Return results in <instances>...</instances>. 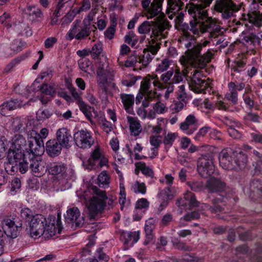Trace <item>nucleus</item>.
<instances>
[{"mask_svg": "<svg viewBox=\"0 0 262 262\" xmlns=\"http://www.w3.org/2000/svg\"><path fill=\"white\" fill-rule=\"evenodd\" d=\"M174 74V71L172 69L163 73L160 78L157 75H155L156 78L154 81H152L153 85L160 90L165 89L167 88V85L172 84V76Z\"/></svg>", "mask_w": 262, "mask_h": 262, "instance_id": "nucleus-18", "label": "nucleus"}, {"mask_svg": "<svg viewBox=\"0 0 262 262\" xmlns=\"http://www.w3.org/2000/svg\"><path fill=\"white\" fill-rule=\"evenodd\" d=\"M225 184L220 179L212 177L207 180L206 188L209 192H222L225 190Z\"/></svg>", "mask_w": 262, "mask_h": 262, "instance_id": "nucleus-24", "label": "nucleus"}, {"mask_svg": "<svg viewBox=\"0 0 262 262\" xmlns=\"http://www.w3.org/2000/svg\"><path fill=\"white\" fill-rule=\"evenodd\" d=\"M7 158L8 161L5 163V169L8 173L13 174L18 170L20 173H25L29 169L27 158L21 149L10 148Z\"/></svg>", "mask_w": 262, "mask_h": 262, "instance_id": "nucleus-3", "label": "nucleus"}, {"mask_svg": "<svg viewBox=\"0 0 262 262\" xmlns=\"http://www.w3.org/2000/svg\"><path fill=\"white\" fill-rule=\"evenodd\" d=\"M154 57V56L153 55L144 49L142 54L138 57V62L141 63L144 67H146L152 61Z\"/></svg>", "mask_w": 262, "mask_h": 262, "instance_id": "nucleus-37", "label": "nucleus"}, {"mask_svg": "<svg viewBox=\"0 0 262 262\" xmlns=\"http://www.w3.org/2000/svg\"><path fill=\"white\" fill-rule=\"evenodd\" d=\"M131 189L136 193L144 194L146 192V186L144 183L136 181L132 184Z\"/></svg>", "mask_w": 262, "mask_h": 262, "instance_id": "nucleus-44", "label": "nucleus"}, {"mask_svg": "<svg viewBox=\"0 0 262 262\" xmlns=\"http://www.w3.org/2000/svg\"><path fill=\"white\" fill-rule=\"evenodd\" d=\"M156 228V221L153 219L147 220L145 224L144 230L145 233H152Z\"/></svg>", "mask_w": 262, "mask_h": 262, "instance_id": "nucleus-59", "label": "nucleus"}, {"mask_svg": "<svg viewBox=\"0 0 262 262\" xmlns=\"http://www.w3.org/2000/svg\"><path fill=\"white\" fill-rule=\"evenodd\" d=\"M150 144L158 148L162 142V136L160 135H151L149 137Z\"/></svg>", "mask_w": 262, "mask_h": 262, "instance_id": "nucleus-63", "label": "nucleus"}, {"mask_svg": "<svg viewBox=\"0 0 262 262\" xmlns=\"http://www.w3.org/2000/svg\"><path fill=\"white\" fill-rule=\"evenodd\" d=\"M173 180L174 177H172L171 174H166L164 176V178L163 179H160L159 181L161 184H165L166 185H167L166 189L169 191L170 187L173 184Z\"/></svg>", "mask_w": 262, "mask_h": 262, "instance_id": "nucleus-60", "label": "nucleus"}, {"mask_svg": "<svg viewBox=\"0 0 262 262\" xmlns=\"http://www.w3.org/2000/svg\"><path fill=\"white\" fill-rule=\"evenodd\" d=\"M251 191L250 196L253 199H256L262 196V184L258 180H253L250 185Z\"/></svg>", "mask_w": 262, "mask_h": 262, "instance_id": "nucleus-31", "label": "nucleus"}, {"mask_svg": "<svg viewBox=\"0 0 262 262\" xmlns=\"http://www.w3.org/2000/svg\"><path fill=\"white\" fill-rule=\"evenodd\" d=\"M26 140L22 135L16 134L12 139V146L11 148L21 149L26 145Z\"/></svg>", "mask_w": 262, "mask_h": 262, "instance_id": "nucleus-38", "label": "nucleus"}, {"mask_svg": "<svg viewBox=\"0 0 262 262\" xmlns=\"http://www.w3.org/2000/svg\"><path fill=\"white\" fill-rule=\"evenodd\" d=\"M138 168L141 170L142 173L147 177L153 178L154 177V172L153 170L149 166H147L144 162H139Z\"/></svg>", "mask_w": 262, "mask_h": 262, "instance_id": "nucleus-45", "label": "nucleus"}, {"mask_svg": "<svg viewBox=\"0 0 262 262\" xmlns=\"http://www.w3.org/2000/svg\"><path fill=\"white\" fill-rule=\"evenodd\" d=\"M161 45V43L158 39L152 38L148 41L144 49L155 56L160 50Z\"/></svg>", "mask_w": 262, "mask_h": 262, "instance_id": "nucleus-34", "label": "nucleus"}, {"mask_svg": "<svg viewBox=\"0 0 262 262\" xmlns=\"http://www.w3.org/2000/svg\"><path fill=\"white\" fill-rule=\"evenodd\" d=\"M202 21L199 20L196 23L190 22L191 29L190 30L194 34H199V32L202 33L209 32L208 37L209 38H215L216 36L223 33L222 29L215 19L207 16L201 19Z\"/></svg>", "mask_w": 262, "mask_h": 262, "instance_id": "nucleus-4", "label": "nucleus"}, {"mask_svg": "<svg viewBox=\"0 0 262 262\" xmlns=\"http://www.w3.org/2000/svg\"><path fill=\"white\" fill-rule=\"evenodd\" d=\"M103 51L102 45L100 42L95 43L92 47L91 55L93 59L98 58Z\"/></svg>", "mask_w": 262, "mask_h": 262, "instance_id": "nucleus-53", "label": "nucleus"}, {"mask_svg": "<svg viewBox=\"0 0 262 262\" xmlns=\"http://www.w3.org/2000/svg\"><path fill=\"white\" fill-rule=\"evenodd\" d=\"M170 62V60L166 58L163 59L157 66L156 72L157 73H161L166 71L169 68Z\"/></svg>", "mask_w": 262, "mask_h": 262, "instance_id": "nucleus-47", "label": "nucleus"}, {"mask_svg": "<svg viewBox=\"0 0 262 262\" xmlns=\"http://www.w3.org/2000/svg\"><path fill=\"white\" fill-rule=\"evenodd\" d=\"M190 89L195 93L205 94L207 89L209 87L202 72L197 69H194L190 72L187 78Z\"/></svg>", "mask_w": 262, "mask_h": 262, "instance_id": "nucleus-6", "label": "nucleus"}, {"mask_svg": "<svg viewBox=\"0 0 262 262\" xmlns=\"http://www.w3.org/2000/svg\"><path fill=\"white\" fill-rule=\"evenodd\" d=\"M65 219L67 222L74 223L76 227H80L84 223V217L81 216L77 207H73L68 209Z\"/></svg>", "mask_w": 262, "mask_h": 262, "instance_id": "nucleus-21", "label": "nucleus"}, {"mask_svg": "<svg viewBox=\"0 0 262 262\" xmlns=\"http://www.w3.org/2000/svg\"><path fill=\"white\" fill-rule=\"evenodd\" d=\"M80 110L84 114L87 119L90 121L92 124H94L95 122L92 119V113L90 111L91 107L85 104L84 101H80L78 104Z\"/></svg>", "mask_w": 262, "mask_h": 262, "instance_id": "nucleus-42", "label": "nucleus"}, {"mask_svg": "<svg viewBox=\"0 0 262 262\" xmlns=\"http://www.w3.org/2000/svg\"><path fill=\"white\" fill-rule=\"evenodd\" d=\"M2 225L6 234L13 238L17 236L22 223L18 218L6 217L3 220Z\"/></svg>", "mask_w": 262, "mask_h": 262, "instance_id": "nucleus-11", "label": "nucleus"}, {"mask_svg": "<svg viewBox=\"0 0 262 262\" xmlns=\"http://www.w3.org/2000/svg\"><path fill=\"white\" fill-rule=\"evenodd\" d=\"M79 68L84 72L90 73L92 70V63L87 58H82L78 61Z\"/></svg>", "mask_w": 262, "mask_h": 262, "instance_id": "nucleus-39", "label": "nucleus"}, {"mask_svg": "<svg viewBox=\"0 0 262 262\" xmlns=\"http://www.w3.org/2000/svg\"><path fill=\"white\" fill-rule=\"evenodd\" d=\"M67 88L69 90L73 97L77 101L78 104L80 101H83L80 94L77 92L76 89L72 85L71 83H69L67 85Z\"/></svg>", "mask_w": 262, "mask_h": 262, "instance_id": "nucleus-62", "label": "nucleus"}, {"mask_svg": "<svg viewBox=\"0 0 262 262\" xmlns=\"http://www.w3.org/2000/svg\"><path fill=\"white\" fill-rule=\"evenodd\" d=\"M27 163H28L29 169L36 177L43 176L47 170V165L43 160L36 158H27Z\"/></svg>", "mask_w": 262, "mask_h": 262, "instance_id": "nucleus-17", "label": "nucleus"}, {"mask_svg": "<svg viewBox=\"0 0 262 262\" xmlns=\"http://www.w3.org/2000/svg\"><path fill=\"white\" fill-rule=\"evenodd\" d=\"M121 239L125 244L130 243L132 245L137 242L140 238L139 231L123 232L121 233Z\"/></svg>", "mask_w": 262, "mask_h": 262, "instance_id": "nucleus-29", "label": "nucleus"}, {"mask_svg": "<svg viewBox=\"0 0 262 262\" xmlns=\"http://www.w3.org/2000/svg\"><path fill=\"white\" fill-rule=\"evenodd\" d=\"M11 126L14 132H18L24 125V119L19 117H16L11 119Z\"/></svg>", "mask_w": 262, "mask_h": 262, "instance_id": "nucleus-40", "label": "nucleus"}, {"mask_svg": "<svg viewBox=\"0 0 262 262\" xmlns=\"http://www.w3.org/2000/svg\"><path fill=\"white\" fill-rule=\"evenodd\" d=\"M183 5L182 0H167V10L177 11Z\"/></svg>", "mask_w": 262, "mask_h": 262, "instance_id": "nucleus-51", "label": "nucleus"}, {"mask_svg": "<svg viewBox=\"0 0 262 262\" xmlns=\"http://www.w3.org/2000/svg\"><path fill=\"white\" fill-rule=\"evenodd\" d=\"M233 82H230L228 83V88L230 92L227 93L225 95V98L232 102L233 104L237 103L238 101L237 92L233 90Z\"/></svg>", "mask_w": 262, "mask_h": 262, "instance_id": "nucleus-36", "label": "nucleus"}, {"mask_svg": "<svg viewBox=\"0 0 262 262\" xmlns=\"http://www.w3.org/2000/svg\"><path fill=\"white\" fill-rule=\"evenodd\" d=\"M172 243L173 247L179 250L185 251H190L192 250V248L190 246L187 245L185 243L178 239H172Z\"/></svg>", "mask_w": 262, "mask_h": 262, "instance_id": "nucleus-49", "label": "nucleus"}, {"mask_svg": "<svg viewBox=\"0 0 262 262\" xmlns=\"http://www.w3.org/2000/svg\"><path fill=\"white\" fill-rule=\"evenodd\" d=\"M200 214L196 211L187 213L183 217L180 219V221L182 220L186 222H190L192 220L198 219L200 218Z\"/></svg>", "mask_w": 262, "mask_h": 262, "instance_id": "nucleus-61", "label": "nucleus"}, {"mask_svg": "<svg viewBox=\"0 0 262 262\" xmlns=\"http://www.w3.org/2000/svg\"><path fill=\"white\" fill-rule=\"evenodd\" d=\"M177 137V134L168 133L165 135L163 140V143L166 146H171Z\"/></svg>", "mask_w": 262, "mask_h": 262, "instance_id": "nucleus-57", "label": "nucleus"}, {"mask_svg": "<svg viewBox=\"0 0 262 262\" xmlns=\"http://www.w3.org/2000/svg\"><path fill=\"white\" fill-rule=\"evenodd\" d=\"M114 76H110L107 75L97 76V84L98 87L104 92H106L108 90V86L110 84L108 79L113 80ZM113 87H115V84L114 83H111Z\"/></svg>", "mask_w": 262, "mask_h": 262, "instance_id": "nucleus-30", "label": "nucleus"}, {"mask_svg": "<svg viewBox=\"0 0 262 262\" xmlns=\"http://www.w3.org/2000/svg\"><path fill=\"white\" fill-rule=\"evenodd\" d=\"M30 232L32 237L43 235L48 239L60 232V221L53 215H50L48 220L41 214L32 216L30 223Z\"/></svg>", "mask_w": 262, "mask_h": 262, "instance_id": "nucleus-2", "label": "nucleus"}, {"mask_svg": "<svg viewBox=\"0 0 262 262\" xmlns=\"http://www.w3.org/2000/svg\"><path fill=\"white\" fill-rule=\"evenodd\" d=\"M249 23L259 27L262 26V13L259 11H249L247 14Z\"/></svg>", "mask_w": 262, "mask_h": 262, "instance_id": "nucleus-32", "label": "nucleus"}, {"mask_svg": "<svg viewBox=\"0 0 262 262\" xmlns=\"http://www.w3.org/2000/svg\"><path fill=\"white\" fill-rule=\"evenodd\" d=\"M26 13L30 16H33L34 18L40 17L42 14L40 9L36 8L34 6H28L26 9Z\"/></svg>", "mask_w": 262, "mask_h": 262, "instance_id": "nucleus-56", "label": "nucleus"}, {"mask_svg": "<svg viewBox=\"0 0 262 262\" xmlns=\"http://www.w3.org/2000/svg\"><path fill=\"white\" fill-rule=\"evenodd\" d=\"M63 146L56 140H50L46 144L47 153L50 156L54 157L58 156Z\"/></svg>", "mask_w": 262, "mask_h": 262, "instance_id": "nucleus-25", "label": "nucleus"}, {"mask_svg": "<svg viewBox=\"0 0 262 262\" xmlns=\"http://www.w3.org/2000/svg\"><path fill=\"white\" fill-rule=\"evenodd\" d=\"M155 79L154 75L148 74L144 77L141 82L140 92L143 93L148 92L151 86V81H154Z\"/></svg>", "mask_w": 262, "mask_h": 262, "instance_id": "nucleus-35", "label": "nucleus"}, {"mask_svg": "<svg viewBox=\"0 0 262 262\" xmlns=\"http://www.w3.org/2000/svg\"><path fill=\"white\" fill-rule=\"evenodd\" d=\"M198 120L193 115H189L180 124V129L187 135L192 134L198 128Z\"/></svg>", "mask_w": 262, "mask_h": 262, "instance_id": "nucleus-20", "label": "nucleus"}, {"mask_svg": "<svg viewBox=\"0 0 262 262\" xmlns=\"http://www.w3.org/2000/svg\"><path fill=\"white\" fill-rule=\"evenodd\" d=\"M98 185L101 187L105 188L108 186L110 178L106 171L101 172L97 178Z\"/></svg>", "mask_w": 262, "mask_h": 262, "instance_id": "nucleus-43", "label": "nucleus"}, {"mask_svg": "<svg viewBox=\"0 0 262 262\" xmlns=\"http://www.w3.org/2000/svg\"><path fill=\"white\" fill-rule=\"evenodd\" d=\"M56 135V140L63 147L68 148L71 146L73 137L70 130L64 127L61 128L57 130Z\"/></svg>", "mask_w": 262, "mask_h": 262, "instance_id": "nucleus-23", "label": "nucleus"}, {"mask_svg": "<svg viewBox=\"0 0 262 262\" xmlns=\"http://www.w3.org/2000/svg\"><path fill=\"white\" fill-rule=\"evenodd\" d=\"M100 124L101 129L107 134H109L113 130L112 123L105 119L101 120Z\"/></svg>", "mask_w": 262, "mask_h": 262, "instance_id": "nucleus-64", "label": "nucleus"}, {"mask_svg": "<svg viewBox=\"0 0 262 262\" xmlns=\"http://www.w3.org/2000/svg\"><path fill=\"white\" fill-rule=\"evenodd\" d=\"M215 9L222 13L223 17L228 19L233 15L234 12L240 9V6L236 5L232 0H218L216 2Z\"/></svg>", "mask_w": 262, "mask_h": 262, "instance_id": "nucleus-12", "label": "nucleus"}, {"mask_svg": "<svg viewBox=\"0 0 262 262\" xmlns=\"http://www.w3.org/2000/svg\"><path fill=\"white\" fill-rule=\"evenodd\" d=\"M186 199L189 205L188 209H191L193 207L199 206V202L196 200L194 194L191 192H186Z\"/></svg>", "mask_w": 262, "mask_h": 262, "instance_id": "nucleus-52", "label": "nucleus"}, {"mask_svg": "<svg viewBox=\"0 0 262 262\" xmlns=\"http://www.w3.org/2000/svg\"><path fill=\"white\" fill-rule=\"evenodd\" d=\"M235 170H238L245 167L247 163V156L242 151L233 152Z\"/></svg>", "mask_w": 262, "mask_h": 262, "instance_id": "nucleus-26", "label": "nucleus"}, {"mask_svg": "<svg viewBox=\"0 0 262 262\" xmlns=\"http://www.w3.org/2000/svg\"><path fill=\"white\" fill-rule=\"evenodd\" d=\"M47 170L52 175H63L67 170L66 165L60 162H52L47 165Z\"/></svg>", "mask_w": 262, "mask_h": 262, "instance_id": "nucleus-28", "label": "nucleus"}, {"mask_svg": "<svg viewBox=\"0 0 262 262\" xmlns=\"http://www.w3.org/2000/svg\"><path fill=\"white\" fill-rule=\"evenodd\" d=\"M235 127H239V124L236 122L234 123V124L229 126L228 129V132L229 135L233 138L239 139L241 138V135L239 132L235 129Z\"/></svg>", "mask_w": 262, "mask_h": 262, "instance_id": "nucleus-54", "label": "nucleus"}, {"mask_svg": "<svg viewBox=\"0 0 262 262\" xmlns=\"http://www.w3.org/2000/svg\"><path fill=\"white\" fill-rule=\"evenodd\" d=\"M152 108L155 112L158 114H164L167 111L165 104L160 101L154 103Z\"/></svg>", "mask_w": 262, "mask_h": 262, "instance_id": "nucleus-58", "label": "nucleus"}, {"mask_svg": "<svg viewBox=\"0 0 262 262\" xmlns=\"http://www.w3.org/2000/svg\"><path fill=\"white\" fill-rule=\"evenodd\" d=\"M214 157L212 154H205L199 158L197 161V170L202 177H209L214 173Z\"/></svg>", "mask_w": 262, "mask_h": 262, "instance_id": "nucleus-7", "label": "nucleus"}, {"mask_svg": "<svg viewBox=\"0 0 262 262\" xmlns=\"http://www.w3.org/2000/svg\"><path fill=\"white\" fill-rule=\"evenodd\" d=\"M91 189L95 194L91 198L86 204L91 217H94L97 214L101 213L103 211L107 196L105 191L99 189L97 186H93Z\"/></svg>", "mask_w": 262, "mask_h": 262, "instance_id": "nucleus-5", "label": "nucleus"}, {"mask_svg": "<svg viewBox=\"0 0 262 262\" xmlns=\"http://www.w3.org/2000/svg\"><path fill=\"white\" fill-rule=\"evenodd\" d=\"M233 152L227 150H223L219 155L220 165L226 170H232L235 169L234 166Z\"/></svg>", "mask_w": 262, "mask_h": 262, "instance_id": "nucleus-22", "label": "nucleus"}, {"mask_svg": "<svg viewBox=\"0 0 262 262\" xmlns=\"http://www.w3.org/2000/svg\"><path fill=\"white\" fill-rule=\"evenodd\" d=\"M120 97L124 108L127 113L130 112V108L134 103L135 98L133 95L121 93Z\"/></svg>", "mask_w": 262, "mask_h": 262, "instance_id": "nucleus-33", "label": "nucleus"}, {"mask_svg": "<svg viewBox=\"0 0 262 262\" xmlns=\"http://www.w3.org/2000/svg\"><path fill=\"white\" fill-rule=\"evenodd\" d=\"M250 89H246L245 93L243 95V99L245 103L248 105L250 108L254 106L253 95L250 94Z\"/></svg>", "mask_w": 262, "mask_h": 262, "instance_id": "nucleus-55", "label": "nucleus"}, {"mask_svg": "<svg viewBox=\"0 0 262 262\" xmlns=\"http://www.w3.org/2000/svg\"><path fill=\"white\" fill-rule=\"evenodd\" d=\"M209 43L208 40L203 41L196 43L191 49H188L180 58V62L184 69L182 72L179 69H176L174 75H183L187 78L190 73L189 69L204 68L207 63L211 61L213 54L209 50L203 55L201 52Z\"/></svg>", "mask_w": 262, "mask_h": 262, "instance_id": "nucleus-1", "label": "nucleus"}, {"mask_svg": "<svg viewBox=\"0 0 262 262\" xmlns=\"http://www.w3.org/2000/svg\"><path fill=\"white\" fill-rule=\"evenodd\" d=\"M152 21H145L138 28L139 33L141 34H147L151 31Z\"/></svg>", "mask_w": 262, "mask_h": 262, "instance_id": "nucleus-50", "label": "nucleus"}, {"mask_svg": "<svg viewBox=\"0 0 262 262\" xmlns=\"http://www.w3.org/2000/svg\"><path fill=\"white\" fill-rule=\"evenodd\" d=\"M97 76L107 75L114 76L115 71L114 69L109 66L107 58L102 56L100 58L97 62Z\"/></svg>", "mask_w": 262, "mask_h": 262, "instance_id": "nucleus-19", "label": "nucleus"}, {"mask_svg": "<svg viewBox=\"0 0 262 262\" xmlns=\"http://www.w3.org/2000/svg\"><path fill=\"white\" fill-rule=\"evenodd\" d=\"M169 23L166 20L152 21L151 34L150 37L161 40L166 37L167 30L169 28Z\"/></svg>", "mask_w": 262, "mask_h": 262, "instance_id": "nucleus-15", "label": "nucleus"}, {"mask_svg": "<svg viewBox=\"0 0 262 262\" xmlns=\"http://www.w3.org/2000/svg\"><path fill=\"white\" fill-rule=\"evenodd\" d=\"M165 119L162 118H160L157 119V125L151 126V133L152 135H160L163 130H164V126L165 124L164 122Z\"/></svg>", "mask_w": 262, "mask_h": 262, "instance_id": "nucleus-41", "label": "nucleus"}, {"mask_svg": "<svg viewBox=\"0 0 262 262\" xmlns=\"http://www.w3.org/2000/svg\"><path fill=\"white\" fill-rule=\"evenodd\" d=\"M108 160L103 152L98 145L95 146L91 151V155L88 160L86 168L92 169H100L108 163Z\"/></svg>", "mask_w": 262, "mask_h": 262, "instance_id": "nucleus-8", "label": "nucleus"}, {"mask_svg": "<svg viewBox=\"0 0 262 262\" xmlns=\"http://www.w3.org/2000/svg\"><path fill=\"white\" fill-rule=\"evenodd\" d=\"M127 121L131 134L134 136H138L142 130L140 121L137 118L131 116L127 117Z\"/></svg>", "mask_w": 262, "mask_h": 262, "instance_id": "nucleus-27", "label": "nucleus"}, {"mask_svg": "<svg viewBox=\"0 0 262 262\" xmlns=\"http://www.w3.org/2000/svg\"><path fill=\"white\" fill-rule=\"evenodd\" d=\"M164 0H141V4L145 12V16L150 19L159 15L162 10Z\"/></svg>", "mask_w": 262, "mask_h": 262, "instance_id": "nucleus-10", "label": "nucleus"}, {"mask_svg": "<svg viewBox=\"0 0 262 262\" xmlns=\"http://www.w3.org/2000/svg\"><path fill=\"white\" fill-rule=\"evenodd\" d=\"M187 184L191 190L195 192L202 191L206 188L203 182L200 181L187 182Z\"/></svg>", "mask_w": 262, "mask_h": 262, "instance_id": "nucleus-48", "label": "nucleus"}, {"mask_svg": "<svg viewBox=\"0 0 262 262\" xmlns=\"http://www.w3.org/2000/svg\"><path fill=\"white\" fill-rule=\"evenodd\" d=\"M124 42L132 47L135 46L138 42V38L137 35L133 32H128L124 36Z\"/></svg>", "mask_w": 262, "mask_h": 262, "instance_id": "nucleus-46", "label": "nucleus"}, {"mask_svg": "<svg viewBox=\"0 0 262 262\" xmlns=\"http://www.w3.org/2000/svg\"><path fill=\"white\" fill-rule=\"evenodd\" d=\"M213 0H198L197 3H191L188 6V12L193 17L194 22H198L207 14L205 8L208 7Z\"/></svg>", "mask_w": 262, "mask_h": 262, "instance_id": "nucleus-9", "label": "nucleus"}, {"mask_svg": "<svg viewBox=\"0 0 262 262\" xmlns=\"http://www.w3.org/2000/svg\"><path fill=\"white\" fill-rule=\"evenodd\" d=\"M80 23V20L77 19L74 23L72 28L69 30L66 35V38L69 40H72L75 38L77 40L86 39L91 34L90 28L84 26L77 30V27Z\"/></svg>", "mask_w": 262, "mask_h": 262, "instance_id": "nucleus-14", "label": "nucleus"}, {"mask_svg": "<svg viewBox=\"0 0 262 262\" xmlns=\"http://www.w3.org/2000/svg\"><path fill=\"white\" fill-rule=\"evenodd\" d=\"M73 138L76 145L81 148H90L94 143V140L90 132L80 130L74 134Z\"/></svg>", "mask_w": 262, "mask_h": 262, "instance_id": "nucleus-13", "label": "nucleus"}, {"mask_svg": "<svg viewBox=\"0 0 262 262\" xmlns=\"http://www.w3.org/2000/svg\"><path fill=\"white\" fill-rule=\"evenodd\" d=\"M29 147L30 152L34 156L42 155L45 151L43 139L37 133H32L28 138Z\"/></svg>", "mask_w": 262, "mask_h": 262, "instance_id": "nucleus-16", "label": "nucleus"}]
</instances>
